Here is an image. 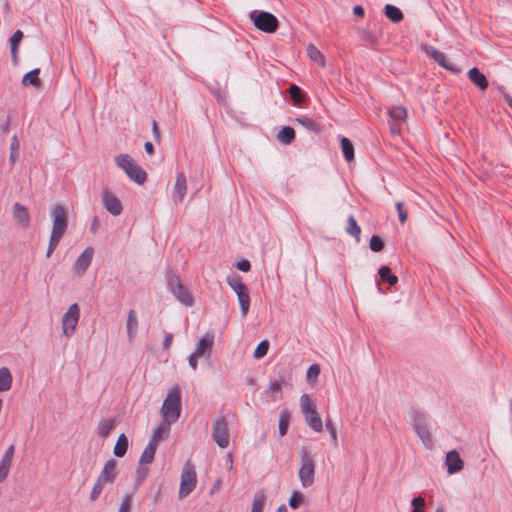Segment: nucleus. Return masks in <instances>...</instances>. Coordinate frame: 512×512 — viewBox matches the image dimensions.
<instances>
[{
    "label": "nucleus",
    "mask_w": 512,
    "mask_h": 512,
    "mask_svg": "<svg viewBox=\"0 0 512 512\" xmlns=\"http://www.w3.org/2000/svg\"><path fill=\"white\" fill-rule=\"evenodd\" d=\"M116 165L121 168L130 180L142 185L147 180L146 171L138 165L129 154H119L115 157Z\"/></svg>",
    "instance_id": "obj_1"
},
{
    "label": "nucleus",
    "mask_w": 512,
    "mask_h": 512,
    "mask_svg": "<svg viewBox=\"0 0 512 512\" xmlns=\"http://www.w3.org/2000/svg\"><path fill=\"white\" fill-rule=\"evenodd\" d=\"M411 419L412 426L417 434V436L421 439L423 445L427 449H432L433 447V438L429 430V422L430 416L425 412L418 411L416 409H412L411 411Z\"/></svg>",
    "instance_id": "obj_2"
},
{
    "label": "nucleus",
    "mask_w": 512,
    "mask_h": 512,
    "mask_svg": "<svg viewBox=\"0 0 512 512\" xmlns=\"http://www.w3.org/2000/svg\"><path fill=\"white\" fill-rule=\"evenodd\" d=\"M167 289L174 295V297L185 306L191 307L194 305V297L188 287L184 286L179 276L170 271L166 275Z\"/></svg>",
    "instance_id": "obj_3"
},
{
    "label": "nucleus",
    "mask_w": 512,
    "mask_h": 512,
    "mask_svg": "<svg viewBox=\"0 0 512 512\" xmlns=\"http://www.w3.org/2000/svg\"><path fill=\"white\" fill-rule=\"evenodd\" d=\"M249 18L254 26L265 33H274L279 28L277 17L267 11L253 10L249 13Z\"/></svg>",
    "instance_id": "obj_4"
},
{
    "label": "nucleus",
    "mask_w": 512,
    "mask_h": 512,
    "mask_svg": "<svg viewBox=\"0 0 512 512\" xmlns=\"http://www.w3.org/2000/svg\"><path fill=\"white\" fill-rule=\"evenodd\" d=\"M180 478L178 497L179 499H184L195 489L197 484L195 465L190 460L185 462Z\"/></svg>",
    "instance_id": "obj_5"
},
{
    "label": "nucleus",
    "mask_w": 512,
    "mask_h": 512,
    "mask_svg": "<svg viewBox=\"0 0 512 512\" xmlns=\"http://www.w3.org/2000/svg\"><path fill=\"white\" fill-rule=\"evenodd\" d=\"M300 460L299 479L303 487H309L315 480V462L305 447L300 451Z\"/></svg>",
    "instance_id": "obj_6"
},
{
    "label": "nucleus",
    "mask_w": 512,
    "mask_h": 512,
    "mask_svg": "<svg viewBox=\"0 0 512 512\" xmlns=\"http://www.w3.org/2000/svg\"><path fill=\"white\" fill-rule=\"evenodd\" d=\"M161 410L163 415L170 418L173 422L178 420L181 413V395L178 387L169 391Z\"/></svg>",
    "instance_id": "obj_7"
},
{
    "label": "nucleus",
    "mask_w": 512,
    "mask_h": 512,
    "mask_svg": "<svg viewBox=\"0 0 512 512\" xmlns=\"http://www.w3.org/2000/svg\"><path fill=\"white\" fill-rule=\"evenodd\" d=\"M421 50L429 57H431L439 66L457 75L462 72L461 68L451 63L445 53L439 51L429 44H422Z\"/></svg>",
    "instance_id": "obj_8"
},
{
    "label": "nucleus",
    "mask_w": 512,
    "mask_h": 512,
    "mask_svg": "<svg viewBox=\"0 0 512 512\" xmlns=\"http://www.w3.org/2000/svg\"><path fill=\"white\" fill-rule=\"evenodd\" d=\"M79 318V305L77 303H73L69 306L68 310L62 317V330L66 337H71L74 334Z\"/></svg>",
    "instance_id": "obj_9"
},
{
    "label": "nucleus",
    "mask_w": 512,
    "mask_h": 512,
    "mask_svg": "<svg viewBox=\"0 0 512 512\" xmlns=\"http://www.w3.org/2000/svg\"><path fill=\"white\" fill-rule=\"evenodd\" d=\"M212 438L220 448L229 445L228 424L224 416L218 417L212 426Z\"/></svg>",
    "instance_id": "obj_10"
},
{
    "label": "nucleus",
    "mask_w": 512,
    "mask_h": 512,
    "mask_svg": "<svg viewBox=\"0 0 512 512\" xmlns=\"http://www.w3.org/2000/svg\"><path fill=\"white\" fill-rule=\"evenodd\" d=\"M50 215L52 218L51 231L65 234L68 228V216L64 206L60 204L53 205L50 209Z\"/></svg>",
    "instance_id": "obj_11"
},
{
    "label": "nucleus",
    "mask_w": 512,
    "mask_h": 512,
    "mask_svg": "<svg viewBox=\"0 0 512 512\" xmlns=\"http://www.w3.org/2000/svg\"><path fill=\"white\" fill-rule=\"evenodd\" d=\"M94 255V248L88 246L76 259L72 266V271L76 275H83L89 268Z\"/></svg>",
    "instance_id": "obj_12"
},
{
    "label": "nucleus",
    "mask_w": 512,
    "mask_h": 512,
    "mask_svg": "<svg viewBox=\"0 0 512 512\" xmlns=\"http://www.w3.org/2000/svg\"><path fill=\"white\" fill-rule=\"evenodd\" d=\"M102 203L104 208L113 216H118L122 213L121 201L107 189L102 193Z\"/></svg>",
    "instance_id": "obj_13"
},
{
    "label": "nucleus",
    "mask_w": 512,
    "mask_h": 512,
    "mask_svg": "<svg viewBox=\"0 0 512 512\" xmlns=\"http://www.w3.org/2000/svg\"><path fill=\"white\" fill-rule=\"evenodd\" d=\"M187 193V179L184 172H178L172 193L173 202L178 205L182 203Z\"/></svg>",
    "instance_id": "obj_14"
},
{
    "label": "nucleus",
    "mask_w": 512,
    "mask_h": 512,
    "mask_svg": "<svg viewBox=\"0 0 512 512\" xmlns=\"http://www.w3.org/2000/svg\"><path fill=\"white\" fill-rule=\"evenodd\" d=\"M12 215L17 224L22 228H28L31 223L28 208L19 202L14 203L12 208Z\"/></svg>",
    "instance_id": "obj_15"
},
{
    "label": "nucleus",
    "mask_w": 512,
    "mask_h": 512,
    "mask_svg": "<svg viewBox=\"0 0 512 512\" xmlns=\"http://www.w3.org/2000/svg\"><path fill=\"white\" fill-rule=\"evenodd\" d=\"M118 475L117 461L113 458L106 461L100 475L97 477L104 483H113Z\"/></svg>",
    "instance_id": "obj_16"
},
{
    "label": "nucleus",
    "mask_w": 512,
    "mask_h": 512,
    "mask_svg": "<svg viewBox=\"0 0 512 512\" xmlns=\"http://www.w3.org/2000/svg\"><path fill=\"white\" fill-rule=\"evenodd\" d=\"M214 344V333L207 331L206 334L197 342V346L194 352L200 356L210 357Z\"/></svg>",
    "instance_id": "obj_17"
},
{
    "label": "nucleus",
    "mask_w": 512,
    "mask_h": 512,
    "mask_svg": "<svg viewBox=\"0 0 512 512\" xmlns=\"http://www.w3.org/2000/svg\"><path fill=\"white\" fill-rule=\"evenodd\" d=\"M15 452V445L11 444L3 454L0 461V482H3L9 474L13 456Z\"/></svg>",
    "instance_id": "obj_18"
},
{
    "label": "nucleus",
    "mask_w": 512,
    "mask_h": 512,
    "mask_svg": "<svg viewBox=\"0 0 512 512\" xmlns=\"http://www.w3.org/2000/svg\"><path fill=\"white\" fill-rule=\"evenodd\" d=\"M446 466L449 474H454L463 469L464 462L456 450H451L446 454Z\"/></svg>",
    "instance_id": "obj_19"
},
{
    "label": "nucleus",
    "mask_w": 512,
    "mask_h": 512,
    "mask_svg": "<svg viewBox=\"0 0 512 512\" xmlns=\"http://www.w3.org/2000/svg\"><path fill=\"white\" fill-rule=\"evenodd\" d=\"M289 96L294 106L302 107L309 100L307 94L296 84L289 86Z\"/></svg>",
    "instance_id": "obj_20"
},
{
    "label": "nucleus",
    "mask_w": 512,
    "mask_h": 512,
    "mask_svg": "<svg viewBox=\"0 0 512 512\" xmlns=\"http://www.w3.org/2000/svg\"><path fill=\"white\" fill-rule=\"evenodd\" d=\"M468 78L481 91H485L489 86L486 76L477 67L468 71Z\"/></svg>",
    "instance_id": "obj_21"
},
{
    "label": "nucleus",
    "mask_w": 512,
    "mask_h": 512,
    "mask_svg": "<svg viewBox=\"0 0 512 512\" xmlns=\"http://www.w3.org/2000/svg\"><path fill=\"white\" fill-rule=\"evenodd\" d=\"M126 328H127L128 339H129V341H132L134 339V337L136 336L137 329H138L137 314H136L135 310H133V309H131L128 312Z\"/></svg>",
    "instance_id": "obj_22"
},
{
    "label": "nucleus",
    "mask_w": 512,
    "mask_h": 512,
    "mask_svg": "<svg viewBox=\"0 0 512 512\" xmlns=\"http://www.w3.org/2000/svg\"><path fill=\"white\" fill-rule=\"evenodd\" d=\"M294 123H298L301 126H303L305 129H307L310 132L313 133H320L321 132V124L316 122L314 119L306 117V116H300L293 119Z\"/></svg>",
    "instance_id": "obj_23"
},
{
    "label": "nucleus",
    "mask_w": 512,
    "mask_h": 512,
    "mask_svg": "<svg viewBox=\"0 0 512 512\" xmlns=\"http://www.w3.org/2000/svg\"><path fill=\"white\" fill-rule=\"evenodd\" d=\"M295 137V130L291 126H283L276 136L277 140L283 145L291 144Z\"/></svg>",
    "instance_id": "obj_24"
},
{
    "label": "nucleus",
    "mask_w": 512,
    "mask_h": 512,
    "mask_svg": "<svg viewBox=\"0 0 512 512\" xmlns=\"http://www.w3.org/2000/svg\"><path fill=\"white\" fill-rule=\"evenodd\" d=\"M116 424L117 423H116L115 419H113V418L102 419L97 426V430H96L97 435L102 438H107L110 435L111 431L116 426Z\"/></svg>",
    "instance_id": "obj_25"
},
{
    "label": "nucleus",
    "mask_w": 512,
    "mask_h": 512,
    "mask_svg": "<svg viewBox=\"0 0 512 512\" xmlns=\"http://www.w3.org/2000/svg\"><path fill=\"white\" fill-rule=\"evenodd\" d=\"M340 146H341V150H342L344 159L347 162L353 161L355 158V154H354V145H353L352 141L347 137L341 136L340 137Z\"/></svg>",
    "instance_id": "obj_26"
},
{
    "label": "nucleus",
    "mask_w": 512,
    "mask_h": 512,
    "mask_svg": "<svg viewBox=\"0 0 512 512\" xmlns=\"http://www.w3.org/2000/svg\"><path fill=\"white\" fill-rule=\"evenodd\" d=\"M384 15L393 23H399L403 20L404 15L400 8L392 4H386L384 7Z\"/></svg>",
    "instance_id": "obj_27"
},
{
    "label": "nucleus",
    "mask_w": 512,
    "mask_h": 512,
    "mask_svg": "<svg viewBox=\"0 0 512 512\" xmlns=\"http://www.w3.org/2000/svg\"><path fill=\"white\" fill-rule=\"evenodd\" d=\"M13 376L7 367L0 368V392L9 391L12 387Z\"/></svg>",
    "instance_id": "obj_28"
},
{
    "label": "nucleus",
    "mask_w": 512,
    "mask_h": 512,
    "mask_svg": "<svg viewBox=\"0 0 512 512\" xmlns=\"http://www.w3.org/2000/svg\"><path fill=\"white\" fill-rule=\"evenodd\" d=\"M128 446L129 441L127 436L124 433L120 434L113 449L114 455L118 458L124 457L127 453Z\"/></svg>",
    "instance_id": "obj_29"
},
{
    "label": "nucleus",
    "mask_w": 512,
    "mask_h": 512,
    "mask_svg": "<svg viewBox=\"0 0 512 512\" xmlns=\"http://www.w3.org/2000/svg\"><path fill=\"white\" fill-rule=\"evenodd\" d=\"M39 74H40L39 68H35V69L27 72L22 78V84L24 86L40 87L41 80L39 78Z\"/></svg>",
    "instance_id": "obj_30"
},
{
    "label": "nucleus",
    "mask_w": 512,
    "mask_h": 512,
    "mask_svg": "<svg viewBox=\"0 0 512 512\" xmlns=\"http://www.w3.org/2000/svg\"><path fill=\"white\" fill-rule=\"evenodd\" d=\"M378 274L381 280L387 282L389 286H395L398 283V277L392 273L391 268L388 266H381Z\"/></svg>",
    "instance_id": "obj_31"
},
{
    "label": "nucleus",
    "mask_w": 512,
    "mask_h": 512,
    "mask_svg": "<svg viewBox=\"0 0 512 512\" xmlns=\"http://www.w3.org/2000/svg\"><path fill=\"white\" fill-rule=\"evenodd\" d=\"M290 423V412L287 409H283L280 411L279 414V422H278V429H279V435L281 437H284L289 428Z\"/></svg>",
    "instance_id": "obj_32"
},
{
    "label": "nucleus",
    "mask_w": 512,
    "mask_h": 512,
    "mask_svg": "<svg viewBox=\"0 0 512 512\" xmlns=\"http://www.w3.org/2000/svg\"><path fill=\"white\" fill-rule=\"evenodd\" d=\"M305 421L307 425L312 428L315 432H321L323 429V423L322 420L317 412L315 410V413H310L305 415Z\"/></svg>",
    "instance_id": "obj_33"
},
{
    "label": "nucleus",
    "mask_w": 512,
    "mask_h": 512,
    "mask_svg": "<svg viewBox=\"0 0 512 512\" xmlns=\"http://www.w3.org/2000/svg\"><path fill=\"white\" fill-rule=\"evenodd\" d=\"M388 115L393 122L403 123L407 118V110L403 106H394L389 110Z\"/></svg>",
    "instance_id": "obj_34"
},
{
    "label": "nucleus",
    "mask_w": 512,
    "mask_h": 512,
    "mask_svg": "<svg viewBox=\"0 0 512 512\" xmlns=\"http://www.w3.org/2000/svg\"><path fill=\"white\" fill-rule=\"evenodd\" d=\"M346 232L353 236L357 242L360 241L361 227L353 215H350L347 219Z\"/></svg>",
    "instance_id": "obj_35"
},
{
    "label": "nucleus",
    "mask_w": 512,
    "mask_h": 512,
    "mask_svg": "<svg viewBox=\"0 0 512 512\" xmlns=\"http://www.w3.org/2000/svg\"><path fill=\"white\" fill-rule=\"evenodd\" d=\"M20 141L17 135H13L10 143V154L9 163L11 167L15 165V162L19 158Z\"/></svg>",
    "instance_id": "obj_36"
},
{
    "label": "nucleus",
    "mask_w": 512,
    "mask_h": 512,
    "mask_svg": "<svg viewBox=\"0 0 512 512\" xmlns=\"http://www.w3.org/2000/svg\"><path fill=\"white\" fill-rule=\"evenodd\" d=\"M237 297L240 305L241 315L245 317L250 307V295L248 289L239 292Z\"/></svg>",
    "instance_id": "obj_37"
},
{
    "label": "nucleus",
    "mask_w": 512,
    "mask_h": 512,
    "mask_svg": "<svg viewBox=\"0 0 512 512\" xmlns=\"http://www.w3.org/2000/svg\"><path fill=\"white\" fill-rule=\"evenodd\" d=\"M156 450H157L156 446L148 443L140 456L139 463L140 464H149V463L153 462Z\"/></svg>",
    "instance_id": "obj_38"
},
{
    "label": "nucleus",
    "mask_w": 512,
    "mask_h": 512,
    "mask_svg": "<svg viewBox=\"0 0 512 512\" xmlns=\"http://www.w3.org/2000/svg\"><path fill=\"white\" fill-rule=\"evenodd\" d=\"M265 499L264 492L262 490L257 491L253 497L251 512H263Z\"/></svg>",
    "instance_id": "obj_39"
},
{
    "label": "nucleus",
    "mask_w": 512,
    "mask_h": 512,
    "mask_svg": "<svg viewBox=\"0 0 512 512\" xmlns=\"http://www.w3.org/2000/svg\"><path fill=\"white\" fill-rule=\"evenodd\" d=\"M227 283L237 295L239 292L247 290L246 284L243 283L242 278L239 275L228 277Z\"/></svg>",
    "instance_id": "obj_40"
},
{
    "label": "nucleus",
    "mask_w": 512,
    "mask_h": 512,
    "mask_svg": "<svg viewBox=\"0 0 512 512\" xmlns=\"http://www.w3.org/2000/svg\"><path fill=\"white\" fill-rule=\"evenodd\" d=\"M307 54L313 62L324 66L325 57L313 44L307 47Z\"/></svg>",
    "instance_id": "obj_41"
},
{
    "label": "nucleus",
    "mask_w": 512,
    "mask_h": 512,
    "mask_svg": "<svg viewBox=\"0 0 512 512\" xmlns=\"http://www.w3.org/2000/svg\"><path fill=\"white\" fill-rule=\"evenodd\" d=\"M63 236H64V234H62V233L51 231L49 244H48V248H47V253H46L47 258H49L52 255V253L54 252L56 247L59 245V242Z\"/></svg>",
    "instance_id": "obj_42"
},
{
    "label": "nucleus",
    "mask_w": 512,
    "mask_h": 512,
    "mask_svg": "<svg viewBox=\"0 0 512 512\" xmlns=\"http://www.w3.org/2000/svg\"><path fill=\"white\" fill-rule=\"evenodd\" d=\"M300 406L304 416L310 413H315L316 407L307 394H303L300 397Z\"/></svg>",
    "instance_id": "obj_43"
},
{
    "label": "nucleus",
    "mask_w": 512,
    "mask_h": 512,
    "mask_svg": "<svg viewBox=\"0 0 512 512\" xmlns=\"http://www.w3.org/2000/svg\"><path fill=\"white\" fill-rule=\"evenodd\" d=\"M269 341L268 340H262L255 348L253 352V357L257 360L262 359L265 357L269 350Z\"/></svg>",
    "instance_id": "obj_44"
},
{
    "label": "nucleus",
    "mask_w": 512,
    "mask_h": 512,
    "mask_svg": "<svg viewBox=\"0 0 512 512\" xmlns=\"http://www.w3.org/2000/svg\"><path fill=\"white\" fill-rule=\"evenodd\" d=\"M321 372L319 364H312L308 367L306 372V379L309 384H314Z\"/></svg>",
    "instance_id": "obj_45"
},
{
    "label": "nucleus",
    "mask_w": 512,
    "mask_h": 512,
    "mask_svg": "<svg viewBox=\"0 0 512 512\" xmlns=\"http://www.w3.org/2000/svg\"><path fill=\"white\" fill-rule=\"evenodd\" d=\"M385 242L379 235H372L369 241V248L373 252H381L384 249Z\"/></svg>",
    "instance_id": "obj_46"
},
{
    "label": "nucleus",
    "mask_w": 512,
    "mask_h": 512,
    "mask_svg": "<svg viewBox=\"0 0 512 512\" xmlns=\"http://www.w3.org/2000/svg\"><path fill=\"white\" fill-rule=\"evenodd\" d=\"M304 501V496L299 491H293L289 499V506L292 509H298Z\"/></svg>",
    "instance_id": "obj_47"
},
{
    "label": "nucleus",
    "mask_w": 512,
    "mask_h": 512,
    "mask_svg": "<svg viewBox=\"0 0 512 512\" xmlns=\"http://www.w3.org/2000/svg\"><path fill=\"white\" fill-rule=\"evenodd\" d=\"M106 483L102 482L101 480H99L97 478L92 490H91V493H90V500L92 502L96 501L99 496L101 495L102 493V490H103V487Z\"/></svg>",
    "instance_id": "obj_48"
},
{
    "label": "nucleus",
    "mask_w": 512,
    "mask_h": 512,
    "mask_svg": "<svg viewBox=\"0 0 512 512\" xmlns=\"http://www.w3.org/2000/svg\"><path fill=\"white\" fill-rule=\"evenodd\" d=\"M164 434H167V430L165 428H162V427H158L154 432H153V435L152 437L150 438L149 440V444H153L154 446H158V442L160 440H163L165 439V436Z\"/></svg>",
    "instance_id": "obj_49"
},
{
    "label": "nucleus",
    "mask_w": 512,
    "mask_h": 512,
    "mask_svg": "<svg viewBox=\"0 0 512 512\" xmlns=\"http://www.w3.org/2000/svg\"><path fill=\"white\" fill-rule=\"evenodd\" d=\"M133 492L130 494H125L122 497V501L119 507L118 512H130L132 505Z\"/></svg>",
    "instance_id": "obj_50"
},
{
    "label": "nucleus",
    "mask_w": 512,
    "mask_h": 512,
    "mask_svg": "<svg viewBox=\"0 0 512 512\" xmlns=\"http://www.w3.org/2000/svg\"><path fill=\"white\" fill-rule=\"evenodd\" d=\"M24 34L21 30H16L9 38L10 48L18 49Z\"/></svg>",
    "instance_id": "obj_51"
},
{
    "label": "nucleus",
    "mask_w": 512,
    "mask_h": 512,
    "mask_svg": "<svg viewBox=\"0 0 512 512\" xmlns=\"http://www.w3.org/2000/svg\"><path fill=\"white\" fill-rule=\"evenodd\" d=\"M411 505L413 507L412 512H425V499L422 496H415L411 500Z\"/></svg>",
    "instance_id": "obj_52"
},
{
    "label": "nucleus",
    "mask_w": 512,
    "mask_h": 512,
    "mask_svg": "<svg viewBox=\"0 0 512 512\" xmlns=\"http://www.w3.org/2000/svg\"><path fill=\"white\" fill-rule=\"evenodd\" d=\"M326 429L328 430L331 440L333 442V445L336 447L338 446V439H337V431L336 428L330 418H327L325 421Z\"/></svg>",
    "instance_id": "obj_53"
},
{
    "label": "nucleus",
    "mask_w": 512,
    "mask_h": 512,
    "mask_svg": "<svg viewBox=\"0 0 512 512\" xmlns=\"http://www.w3.org/2000/svg\"><path fill=\"white\" fill-rule=\"evenodd\" d=\"M396 210L398 212L399 221L401 224H404L408 219V212L404 209L403 202L396 203Z\"/></svg>",
    "instance_id": "obj_54"
},
{
    "label": "nucleus",
    "mask_w": 512,
    "mask_h": 512,
    "mask_svg": "<svg viewBox=\"0 0 512 512\" xmlns=\"http://www.w3.org/2000/svg\"><path fill=\"white\" fill-rule=\"evenodd\" d=\"M361 39L371 45H376L378 43L377 36L370 31H363Z\"/></svg>",
    "instance_id": "obj_55"
},
{
    "label": "nucleus",
    "mask_w": 512,
    "mask_h": 512,
    "mask_svg": "<svg viewBox=\"0 0 512 512\" xmlns=\"http://www.w3.org/2000/svg\"><path fill=\"white\" fill-rule=\"evenodd\" d=\"M236 267L242 272H249L251 270V263L247 259H242L237 262Z\"/></svg>",
    "instance_id": "obj_56"
},
{
    "label": "nucleus",
    "mask_w": 512,
    "mask_h": 512,
    "mask_svg": "<svg viewBox=\"0 0 512 512\" xmlns=\"http://www.w3.org/2000/svg\"><path fill=\"white\" fill-rule=\"evenodd\" d=\"M152 133H153L155 142L160 143V141H161V132H160L158 123H157V121L155 119L152 121Z\"/></svg>",
    "instance_id": "obj_57"
},
{
    "label": "nucleus",
    "mask_w": 512,
    "mask_h": 512,
    "mask_svg": "<svg viewBox=\"0 0 512 512\" xmlns=\"http://www.w3.org/2000/svg\"><path fill=\"white\" fill-rule=\"evenodd\" d=\"M282 384H283V380L282 379L270 381L269 382V390L274 392V393L280 392L281 388H282Z\"/></svg>",
    "instance_id": "obj_58"
},
{
    "label": "nucleus",
    "mask_w": 512,
    "mask_h": 512,
    "mask_svg": "<svg viewBox=\"0 0 512 512\" xmlns=\"http://www.w3.org/2000/svg\"><path fill=\"white\" fill-rule=\"evenodd\" d=\"M147 475H148V468L139 467L137 469L136 483L137 484L142 483L143 480L147 477Z\"/></svg>",
    "instance_id": "obj_59"
},
{
    "label": "nucleus",
    "mask_w": 512,
    "mask_h": 512,
    "mask_svg": "<svg viewBox=\"0 0 512 512\" xmlns=\"http://www.w3.org/2000/svg\"><path fill=\"white\" fill-rule=\"evenodd\" d=\"M198 357H201L199 354H196V352H193L192 354H190V356L188 357V362H189V365L190 367L193 369V370H196L197 369V365H198Z\"/></svg>",
    "instance_id": "obj_60"
},
{
    "label": "nucleus",
    "mask_w": 512,
    "mask_h": 512,
    "mask_svg": "<svg viewBox=\"0 0 512 512\" xmlns=\"http://www.w3.org/2000/svg\"><path fill=\"white\" fill-rule=\"evenodd\" d=\"M173 342V334L167 333L163 341V349L167 350L171 347Z\"/></svg>",
    "instance_id": "obj_61"
},
{
    "label": "nucleus",
    "mask_w": 512,
    "mask_h": 512,
    "mask_svg": "<svg viewBox=\"0 0 512 512\" xmlns=\"http://www.w3.org/2000/svg\"><path fill=\"white\" fill-rule=\"evenodd\" d=\"M10 122H11L10 117L7 116L5 121L1 124V127H0L1 132L5 135L8 134L10 131Z\"/></svg>",
    "instance_id": "obj_62"
},
{
    "label": "nucleus",
    "mask_w": 512,
    "mask_h": 512,
    "mask_svg": "<svg viewBox=\"0 0 512 512\" xmlns=\"http://www.w3.org/2000/svg\"><path fill=\"white\" fill-rule=\"evenodd\" d=\"M401 124L402 123H398V122H391L390 123V130L392 132V134H399L400 131H401Z\"/></svg>",
    "instance_id": "obj_63"
},
{
    "label": "nucleus",
    "mask_w": 512,
    "mask_h": 512,
    "mask_svg": "<svg viewBox=\"0 0 512 512\" xmlns=\"http://www.w3.org/2000/svg\"><path fill=\"white\" fill-rule=\"evenodd\" d=\"M353 13L357 17H363L364 14H365V10H364V8L361 5H356L353 8Z\"/></svg>",
    "instance_id": "obj_64"
}]
</instances>
